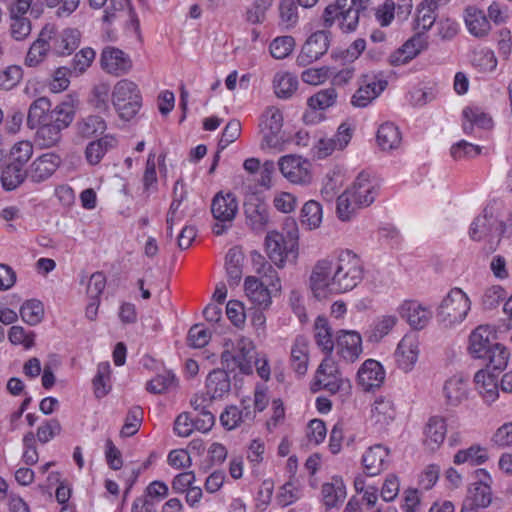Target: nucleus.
<instances>
[{
	"mask_svg": "<svg viewBox=\"0 0 512 512\" xmlns=\"http://www.w3.org/2000/svg\"><path fill=\"white\" fill-rule=\"evenodd\" d=\"M364 267L351 250H340L334 259H322L314 265L310 287L316 298L351 291L363 279Z\"/></svg>",
	"mask_w": 512,
	"mask_h": 512,
	"instance_id": "1",
	"label": "nucleus"
},
{
	"mask_svg": "<svg viewBox=\"0 0 512 512\" xmlns=\"http://www.w3.org/2000/svg\"><path fill=\"white\" fill-rule=\"evenodd\" d=\"M495 339L496 332L492 326L480 325L470 334L468 350L473 357L487 360L488 367L502 370L507 365L509 354L503 345L493 342Z\"/></svg>",
	"mask_w": 512,
	"mask_h": 512,
	"instance_id": "2",
	"label": "nucleus"
},
{
	"mask_svg": "<svg viewBox=\"0 0 512 512\" xmlns=\"http://www.w3.org/2000/svg\"><path fill=\"white\" fill-rule=\"evenodd\" d=\"M258 274H262L265 282L259 281L254 276H248L245 279L244 288L249 300L261 309H266L271 304L272 294L281 291L280 279L277 272L268 262H265L259 254L253 258Z\"/></svg>",
	"mask_w": 512,
	"mask_h": 512,
	"instance_id": "3",
	"label": "nucleus"
},
{
	"mask_svg": "<svg viewBox=\"0 0 512 512\" xmlns=\"http://www.w3.org/2000/svg\"><path fill=\"white\" fill-rule=\"evenodd\" d=\"M371 4L372 0H336L324 10V25L331 27L337 20L343 32H353L358 27L360 18L367 17Z\"/></svg>",
	"mask_w": 512,
	"mask_h": 512,
	"instance_id": "4",
	"label": "nucleus"
},
{
	"mask_svg": "<svg viewBox=\"0 0 512 512\" xmlns=\"http://www.w3.org/2000/svg\"><path fill=\"white\" fill-rule=\"evenodd\" d=\"M74 116L75 110L70 102L56 105L52 120L36 127L35 143L42 149L56 147L62 140V131L70 126Z\"/></svg>",
	"mask_w": 512,
	"mask_h": 512,
	"instance_id": "5",
	"label": "nucleus"
},
{
	"mask_svg": "<svg viewBox=\"0 0 512 512\" xmlns=\"http://www.w3.org/2000/svg\"><path fill=\"white\" fill-rule=\"evenodd\" d=\"M223 346L224 350L221 353L222 368L229 373L239 370L241 374H252L254 345L249 338L239 337L235 341L225 340Z\"/></svg>",
	"mask_w": 512,
	"mask_h": 512,
	"instance_id": "6",
	"label": "nucleus"
},
{
	"mask_svg": "<svg viewBox=\"0 0 512 512\" xmlns=\"http://www.w3.org/2000/svg\"><path fill=\"white\" fill-rule=\"evenodd\" d=\"M286 235L276 231L269 232L265 238L266 251L270 260L283 268L287 257L296 252L298 246V229L295 222L286 224Z\"/></svg>",
	"mask_w": 512,
	"mask_h": 512,
	"instance_id": "7",
	"label": "nucleus"
},
{
	"mask_svg": "<svg viewBox=\"0 0 512 512\" xmlns=\"http://www.w3.org/2000/svg\"><path fill=\"white\" fill-rule=\"evenodd\" d=\"M112 104L119 117L130 120L142 107V96L136 83L128 79L118 81L113 88Z\"/></svg>",
	"mask_w": 512,
	"mask_h": 512,
	"instance_id": "8",
	"label": "nucleus"
},
{
	"mask_svg": "<svg viewBox=\"0 0 512 512\" xmlns=\"http://www.w3.org/2000/svg\"><path fill=\"white\" fill-rule=\"evenodd\" d=\"M470 310V300L460 289H452L438 307V320L446 327L462 322Z\"/></svg>",
	"mask_w": 512,
	"mask_h": 512,
	"instance_id": "9",
	"label": "nucleus"
},
{
	"mask_svg": "<svg viewBox=\"0 0 512 512\" xmlns=\"http://www.w3.org/2000/svg\"><path fill=\"white\" fill-rule=\"evenodd\" d=\"M211 212L217 221L212 228L213 233L217 236L223 235L231 228L237 215L238 200L236 196L231 192H218L212 199Z\"/></svg>",
	"mask_w": 512,
	"mask_h": 512,
	"instance_id": "10",
	"label": "nucleus"
},
{
	"mask_svg": "<svg viewBox=\"0 0 512 512\" xmlns=\"http://www.w3.org/2000/svg\"><path fill=\"white\" fill-rule=\"evenodd\" d=\"M47 32L48 43L51 52L58 56L72 54L80 45L81 33L76 28H65L61 31L57 30L53 25L47 24L43 27Z\"/></svg>",
	"mask_w": 512,
	"mask_h": 512,
	"instance_id": "11",
	"label": "nucleus"
},
{
	"mask_svg": "<svg viewBox=\"0 0 512 512\" xmlns=\"http://www.w3.org/2000/svg\"><path fill=\"white\" fill-rule=\"evenodd\" d=\"M330 46V33L324 30L311 34L296 58L298 66L306 67L325 55Z\"/></svg>",
	"mask_w": 512,
	"mask_h": 512,
	"instance_id": "12",
	"label": "nucleus"
},
{
	"mask_svg": "<svg viewBox=\"0 0 512 512\" xmlns=\"http://www.w3.org/2000/svg\"><path fill=\"white\" fill-rule=\"evenodd\" d=\"M62 164V158L55 152L36 157L27 167L28 180L40 184L49 180Z\"/></svg>",
	"mask_w": 512,
	"mask_h": 512,
	"instance_id": "13",
	"label": "nucleus"
},
{
	"mask_svg": "<svg viewBox=\"0 0 512 512\" xmlns=\"http://www.w3.org/2000/svg\"><path fill=\"white\" fill-rule=\"evenodd\" d=\"M380 188L378 180L366 171L358 174L348 191L352 200L362 207L370 206L376 199Z\"/></svg>",
	"mask_w": 512,
	"mask_h": 512,
	"instance_id": "14",
	"label": "nucleus"
},
{
	"mask_svg": "<svg viewBox=\"0 0 512 512\" xmlns=\"http://www.w3.org/2000/svg\"><path fill=\"white\" fill-rule=\"evenodd\" d=\"M279 169L282 175L294 184H309L312 176L310 162L298 155H285L279 159Z\"/></svg>",
	"mask_w": 512,
	"mask_h": 512,
	"instance_id": "15",
	"label": "nucleus"
},
{
	"mask_svg": "<svg viewBox=\"0 0 512 512\" xmlns=\"http://www.w3.org/2000/svg\"><path fill=\"white\" fill-rule=\"evenodd\" d=\"M387 86V81L377 80L374 76L363 75L359 87L351 98V104L357 108H365L376 99Z\"/></svg>",
	"mask_w": 512,
	"mask_h": 512,
	"instance_id": "16",
	"label": "nucleus"
},
{
	"mask_svg": "<svg viewBox=\"0 0 512 512\" xmlns=\"http://www.w3.org/2000/svg\"><path fill=\"white\" fill-rule=\"evenodd\" d=\"M100 64L104 71L115 76L128 73L132 67V61L128 54L115 47L103 49Z\"/></svg>",
	"mask_w": 512,
	"mask_h": 512,
	"instance_id": "17",
	"label": "nucleus"
},
{
	"mask_svg": "<svg viewBox=\"0 0 512 512\" xmlns=\"http://www.w3.org/2000/svg\"><path fill=\"white\" fill-rule=\"evenodd\" d=\"M337 354L347 363L355 362L362 353V338L356 331H339L336 338Z\"/></svg>",
	"mask_w": 512,
	"mask_h": 512,
	"instance_id": "18",
	"label": "nucleus"
},
{
	"mask_svg": "<svg viewBox=\"0 0 512 512\" xmlns=\"http://www.w3.org/2000/svg\"><path fill=\"white\" fill-rule=\"evenodd\" d=\"M419 342L413 335H405L399 342L395 351V358L398 367L404 372L413 369L418 360Z\"/></svg>",
	"mask_w": 512,
	"mask_h": 512,
	"instance_id": "19",
	"label": "nucleus"
},
{
	"mask_svg": "<svg viewBox=\"0 0 512 512\" xmlns=\"http://www.w3.org/2000/svg\"><path fill=\"white\" fill-rule=\"evenodd\" d=\"M400 316L414 329H423L432 317L431 311L412 300L404 301L398 308Z\"/></svg>",
	"mask_w": 512,
	"mask_h": 512,
	"instance_id": "20",
	"label": "nucleus"
},
{
	"mask_svg": "<svg viewBox=\"0 0 512 512\" xmlns=\"http://www.w3.org/2000/svg\"><path fill=\"white\" fill-rule=\"evenodd\" d=\"M358 382L365 391L379 388L385 379V371L382 365L374 360H366L357 373Z\"/></svg>",
	"mask_w": 512,
	"mask_h": 512,
	"instance_id": "21",
	"label": "nucleus"
},
{
	"mask_svg": "<svg viewBox=\"0 0 512 512\" xmlns=\"http://www.w3.org/2000/svg\"><path fill=\"white\" fill-rule=\"evenodd\" d=\"M476 475L479 480L469 486L465 501L478 508H486L492 501V492L490 485L486 483L481 476L489 479V475L484 469H478Z\"/></svg>",
	"mask_w": 512,
	"mask_h": 512,
	"instance_id": "22",
	"label": "nucleus"
},
{
	"mask_svg": "<svg viewBox=\"0 0 512 512\" xmlns=\"http://www.w3.org/2000/svg\"><path fill=\"white\" fill-rule=\"evenodd\" d=\"M389 450L381 444L368 448L362 456L366 475L376 476L387 467Z\"/></svg>",
	"mask_w": 512,
	"mask_h": 512,
	"instance_id": "23",
	"label": "nucleus"
},
{
	"mask_svg": "<svg viewBox=\"0 0 512 512\" xmlns=\"http://www.w3.org/2000/svg\"><path fill=\"white\" fill-rule=\"evenodd\" d=\"M54 108L47 97H39L35 99L29 106L26 124L31 130L52 120Z\"/></svg>",
	"mask_w": 512,
	"mask_h": 512,
	"instance_id": "24",
	"label": "nucleus"
},
{
	"mask_svg": "<svg viewBox=\"0 0 512 512\" xmlns=\"http://www.w3.org/2000/svg\"><path fill=\"white\" fill-rule=\"evenodd\" d=\"M231 390L229 372L224 368L211 371L206 379V391L210 400L222 399Z\"/></svg>",
	"mask_w": 512,
	"mask_h": 512,
	"instance_id": "25",
	"label": "nucleus"
},
{
	"mask_svg": "<svg viewBox=\"0 0 512 512\" xmlns=\"http://www.w3.org/2000/svg\"><path fill=\"white\" fill-rule=\"evenodd\" d=\"M244 213L246 223L254 231H262L265 229L268 220V207L264 202L254 198L244 204Z\"/></svg>",
	"mask_w": 512,
	"mask_h": 512,
	"instance_id": "26",
	"label": "nucleus"
},
{
	"mask_svg": "<svg viewBox=\"0 0 512 512\" xmlns=\"http://www.w3.org/2000/svg\"><path fill=\"white\" fill-rule=\"evenodd\" d=\"M476 390L485 403L495 402L499 396L497 377L485 369L479 370L474 376Z\"/></svg>",
	"mask_w": 512,
	"mask_h": 512,
	"instance_id": "27",
	"label": "nucleus"
},
{
	"mask_svg": "<svg viewBox=\"0 0 512 512\" xmlns=\"http://www.w3.org/2000/svg\"><path fill=\"white\" fill-rule=\"evenodd\" d=\"M290 363L299 376L306 374L309 363V341L305 336L299 335L295 338L291 347Z\"/></svg>",
	"mask_w": 512,
	"mask_h": 512,
	"instance_id": "28",
	"label": "nucleus"
},
{
	"mask_svg": "<svg viewBox=\"0 0 512 512\" xmlns=\"http://www.w3.org/2000/svg\"><path fill=\"white\" fill-rule=\"evenodd\" d=\"M463 130L466 134L473 132L474 126L480 129H490L493 126L492 117L485 113L480 107L468 106L462 111Z\"/></svg>",
	"mask_w": 512,
	"mask_h": 512,
	"instance_id": "29",
	"label": "nucleus"
},
{
	"mask_svg": "<svg viewBox=\"0 0 512 512\" xmlns=\"http://www.w3.org/2000/svg\"><path fill=\"white\" fill-rule=\"evenodd\" d=\"M443 394L447 405L458 406L468 398V384L461 376L449 378L443 386Z\"/></svg>",
	"mask_w": 512,
	"mask_h": 512,
	"instance_id": "30",
	"label": "nucleus"
},
{
	"mask_svg": "<svg viewBox=\"0 0 512 512\" xmlns=\"http://www.w3.org/2000/svg\"><path fill=\"white\" fill-rule=\"evenodd\" d=\"M464 20L468 31L475 37H484L491 29L484 12L474 6L465 9Z\"/></svg>",
	"mask_w": 512,
	"mask_h": 512,
	"instance_id": "31",
	"label": "nucleus"
},
{
	"mask_svg": "<svg viewBox=\"0 0 512 512\" xmlns=\"http://www.w3.org/2000/svg\"><path fill=\"white\" fill-rule=\"evenodd\" d=\"M118 144L117 139L112 135H105L95 141H91L85 149V157L90 165L100 163L104 155L114 149Z\"/></svg>",
	"mask_w": 512,
	"mask_h": 512,
	"instance_id": "32",
	"label": "nucleus"
},
{
	"mask_svg": "<svg viewBox=\"0 0 512 512\" xmlns=\"http://www.w3.org/2000/svg\"><path fill=\"white\" fill-rule=\"evenodd\" d=\"M26 179H28L27 168L5 160L0 176L2 187L5 190L11 191L16 189Z\"/></svg>",
	"mask_w": 512,
	"mask_h": 512,
	"instance_id": "33",
	"label": "nucleus"
},
{
	"mask_svg": "<svg viewBox=\"0 0 512 512\" xmlns=\"http://www.w3.org/2000/svg\"><path fill=\"white\" fill-rule=\"evenodd\" d=\"M376 139L382 151L396 150L400 147L402 142L401 132L392 122H385L380 125Z\"/></svg>",
	"mask_w": 512,
	"mask_h": 512,
	"instance_id": "34",
	"label": "nucleus"
},
{
	"mask_svg": "<svg viewBox=\"0 0 512 512\" xmlns=\"http://www.w3.org/2000/svg\"><path fill=\"white\" fill-rule=\"evenodd\" d=\"M446 433L447 425L445 419L440 416L430 417L424 430L425 444L431 449L438 448L443 443Z\"/></svg>",
	"mask_w": 512,
	"mask_h": 512,
	"instance_id": "35",
	"label": "nucleus"
},
{
	"mask_svg": "<svg viewBox=\"0 0 512 512\" xmlns=\"http://www.w3.org/2000/svg\"><path fill=\"white\" fill-rule=\"evenodd\" d=\"M397 321L398 319L395 315H382L377 317L366 332L367 341L371 343L380 342L390 333L397 324Z\"/></svg>",
	"mask_w": 512,
	"mask_h": 512,
	"instance_id": "36",
	"label": "nucleus"
},
{
	"mask_svg": "<svg viewBox=\"0 0 512 512\" xmlns=\"http://www.w3.org/2000/svg\"><path fill=\"white\" fill-rule=\"evenodd\" d=\"M395 418V408L391 400L385 398L376 399L371 408V420L379 428H383Z\"/></svg>",
	"mask_w": 512,
	"mask_h": 512,
	"instance_id": "37",
	"label": "nucleus"
},
{
	"mask_svg": "<svg viewBox=\"0 0 512 512\" xmlns=\"http://www.w3.org/2000/svg\"><path fill=\"white\" fill-rule=\"evenodd\" d=\"M298 78L290 72H277L273 78V88L276 96L282 99L290 98L298 88Z\"/></svg>",
	"mask_w": 512,
	"mask_h": 512,
	"instance_id": "38",
	"label": "nucleus"
},
{
	"mask_svg": "<svg viewBox=\"0 0 512 512\" xmlns=\"http://www.w3.org/2000/svg\"><path fill=\"white\" fill-rule=\"evenodd\" d=\"M244 255L239 247L229 249L226 255V272L230 286H237L242 278V262Z\"/></svg>",
	"mask_w": 512,
	"mask_h": 512,
	"instance_id": "39",
	"label": "nucleus"
},
{
	"mask_svg": "<svg viewBox=\"0 0 512 512\" xmlns=\"http://www.w3.org/2000/svg\"><path fill=\"white\" fill-rule=\"evenodd\" d=\"M471 65L481 73H491L497 67V58L490 48L482 47L473 50L470 56Z\"/></svg>",
	"mask_w": 512,
	"mask_h": 512,
	"instance_id": "40",
	"label": "nucleus"
},
{
	"mask_svg": "<svg viewBox=\"0 0 512 512\" xmlns=\"http://www.w3.org/2000/svg\"><path fill=\"white\" fill-rule=\"evenodd\" d=\"M47 32L42 29L38 35V38L30 46L27 55L25 57V64L29 67H35L40 64L47 53L51 51L50 44L46 37Z\"/></svg>",
	"mask_w": 512,
	"mask_h": 512,
	"instance_id": "41",
	"label": "nucleus"
},
{
	"mask_svg": "<svg viewBox=\"0 0 512 512\" xmlns=\"http://www.w3.org/2000/svg\"><path fill=\"white\" fill-rule=\"evenodd\" d=\"M495 220L488 208L483 210V214L476 217L471 223L469 236L474 241H480L492 234Z\"/></svg>",
	"mask_w": 512,
	"mask_h": 512,
	"instance_id": "42",
	"label": "nucleus"
},
{
	"mask_svg": "<svg viewBox=\"0 0 512 512\" xmlns=\"http://www.w3.org/2000/svg\"><path fill=\"white\" fill-rule=\"evenodd\" d=\"M314 338L316 344L322 351L331 353L334 348V341L328 320L323 316H318L314 323Z\"/></svg>",
	"mask_w": 512,
	"mask_h": 512,
	"instance_id": "43",
	"label": "nucleus"
},
{
	"mask_svg": "<svg viewBox=\"0 0 512 512\" xmlns=\"http://www.w3.org/2000/svg\"><path fill=\"white\" fill-rule=\"evenodd\" d=\"M322 497L327 508L336 507L346 497V489L343 482L340 479H334L331 483L323 484Z\"/></svg>",
	"mask_w": 512,
	"mask_h": 512,
	"instance_id": "44",
	"label": "nucleus"
},
{
	"mask_svg": "<svg viewBox=\"0 0 512 512\" xmlns=\"http://www.w3.org/2000/svg\"><path fill=\"white\" fill-rule=\"evenodd\" d=\"M77 133L85 138L102 134L106 130V122L101 116L89 115L76 123Z\"/></svg>",
	"mask_w": 512,
	"mask_h": 512,
	"instance_id": "45",
	"label": "nucleus"
},
{
	"mask_svg": "<svg viewBox=\"0 0 512 512\" xmlns=\"http://www.w3.org/2000/svg\"><path fill=\"white\" fill-rule=\"evenodd\" d=\"M19 312L22 320L30 326L41 323L44 318L43 303L37 299L25 301Z\"/></svg>",
	"mask_w": 512,
	"mask_h": 512,
	"instance_id": "46",
	"label": "nucleus"
},
{
	"mask_svg": "<svg viewBox=\"0 0 512 512\" xmlns=\"http://www.w3.org/2000/svg\"><path fill=\"white\" fill-rule=\"evenodd\" d=\"M338 93L334 87L321 89L307 100L308 106L313 110H325L334 106L337 102Z\"/></svg>",
	"mask_w": 512,
	"mask_h": 512,
	"instance_id": "47",
	"label": "nucleus"
},
{
	"mask_svg": "<svg viewBox=\"0 0 512 512\" xmlns=\"http://www.w3.org/2000/svg\"><path fill=\"white\" fill-rule=\"evenodd\" d=\"M435 5L433 3H427L423 1L417 9V15L415 19V29L422 35L428 31L436 20Z\"/></svg>",
	"mask_w": 512,
	"mask_h": 512,
	"instance_id": "48",
	"label": "nucleus"
},
{
	"mask_svg": "<svg viewBox=\"0 0 512 512\" xmlns=\"http://www.w3.org/2000/svg\"><path fill=\"white\" fill-rule=\"evenodd\" d=\"M487 460V450L479 445H472L468 449L459 450L454 456L455 464L469 462L472 465H481Z\"/></svg>",
	"mask_w": 512,
	"mask_h": 512,
	"instance_id": "49",
	"label": "nucleus"
},
{
	"mask_svg": "<svg viewBox=\"0 0 512 512\" xmlns=\"http://www.w3.org/2000/svg\"><path fill=\"white\" fill-rule=\"evenodd\" d=\"M31 33V21L25 14L10 10V34L16 41H22Z\"/></svg>",
	"mask_w": 512,
	"mask_h": 512,
	"instance_id": "50",
	"label": "nucleus"
},
{
	"mask_svg": "<svg viewBox=\"0 0 512 512\" xmlns=\"http://www.w3.org/2000/svg\"><path fill=\"white\" fill-rule=\"evenodd\" d=\"M33 151V144L30 141H18L11 147L6 160L25 168L33 155Z\"/></svg>",
	"mask_w": 512,
	"mask_h": 512,
	"instance_id": "51",
	"label": "nucleus"
},
{
	"mask_svg": "<svg viewBox=\"0 0 512 512\" xmlns=\"http://www.w3.org/2000/svg\"><path fill=\"white\" fill-rule=\"evenodd\" d=\"M23 78V70L19 65H9L0 70V89L9 91L15 88Z\"/></svg>",
	"mask_w": 512,
	"mask_h": 512,
	"instance_id": "52",
	"label": "nucleus"
},
{
	"mask_svg": "<svg viewBox=\"0 0 512 512\" xmlns=\"http://www.w3.org/2000/svg\"><path fill=\"white\" fill-rule=\"evenodd\" d=\"M280 25L285 29H291L298 23L297 5L294 0H280L279 4Z\"/></svg>",
	"mask_w": 512,
	"mask_h": 512,
	"instance_id": "53",
	"label": "nucleus"
},
{
	"mask_svg": "<svg viewBox=\"0 0 512 512\" xmlns=\"http://www.w3.org/2000/svg\"><path fill=\"white\" fill-rule=\"evenodd\" d=\"M295 47V40L292 36H280L275 38L269 46L270 54L275 59H285Z\"/></svg>",
	"mask_w": 512,
	"mask_h": 512,
	"instance_id": "54",
	"label": "nucleus"
},
{
	"mask_svg": "<svg viewBox=\"0 0 512 512\" xmlns=\"http://www.w3.org/2000/svg\"><path fill=\"white\" fill-rule=\"evenodd\" d=\"M251 6L246 11V20L251 24H261L266 19V13L274 0H251Z\"/></svg>",
	"mask_w": 512,
	"mask_h": 512,
	"instance_id": "55",
	"label": "nucleus"
},
{
	"mask_svg": "<svg viewBox=\"0 0 512 512\" xmlns=\"http://www.w3.org/2000/svg\"><path fill=\"white\" fill-rule=\"evenodd\" d=\"M96 56L95 51L86 47L77 52L71 63V70L75 76L83 74L92 64Z\"/></svg>",
	"mask_w": 512,
	"mask_h": 512,
	"instance_id": "56",
	"label": "nucleus"
},
{
	"mask_svg": "<svg viewBox=\"0 0 512 512\" xmlns=\"http://www.w3.org/2000/svg\"><path fill=\"white\" fill-rule=\"evenodd\" d=\"M302 222L310 228H317L322 221V207L314 200L306 202L301 210Z\"/></svg>",
	"mask_w": 512,
	"mask_h": 512,
	"instance_id": "57",
	"label": "nucleus"
},
{
	"mask_svg": "<svg viewBox=\"0 0 512 512\" xmlns=\"http://www.w3.org/2000/svg\"><path fill=\"white\" fill-rule=\"evenodd\" d=\"M110 365L108 362L98 364L97 374L93 379L94 393L97 398L104 397L108 391V381L110 377Z\"/></svg>",
	"mask_w": 512,
	"mask_h": 512,
	"instance_id": "58",
	"label": "nucleus"
},
{
	"mask_svg": "<svg viewBox=\"0 0 512 512\" xmlns=\"http://www.w3.org/2000/svg\"><path fill=\"white\" fill-rule=\"evenodd\" d=\"M143 419V411L141 407H132L125 418V423L120 431L121 436L130 437L136 434L140 428Z\"/></svg>",
	"mask_w": 512,
	"mask_h": 512,
	"instance_id": "59",
	"label": "nucleus"
},
{
	"mask_svg": "<svg viewBox=\"0 0 512 512\" xmlns=\"http://www.w3.org/2000/svg\"><path fill=\"white\" fill-rule=\"evenodd\" d=\"M394 9L395 4L391 0H386L383 4L376 7L373 6L372 3L370 11L367 13V17H371L373 15L381 26H387L394 18Z\"/></svg>",
	"mask_w": 512,
	"mask_h": 512,
	"instance_id": "60",
	"label": "nucleus"
},
{
	"mask_svg": "<svg viewBox=\"0 0 512 512\" xmlns=\"http://www.w3.org/2000/svg\"><path fill=\"white\" fill-rule=\"evenodd\" d=\"M358 208H362V206L352 200V195H350L348 189L337 198L336 211L342 221L350 220Z\"/></svg>",
	"mask_w": 512,
	"mask_h": 512,
	"instance_id": "61",
	"label": "nucleus"
},
{
	"mask_svg": "<svg viewBox=\"0 0 512 512\" xmlns=\"http://www.w3.org/2000/svg\"><path fill=\"white\" fill-rule=\"evenodd\" d=\"M8 339L13 345H23L30 349L35 344V333L26 332L22 326H12L8 331Z\"/></svg>",
	"mask_w": 512,
	"mask_h": 512,
	"instance_id": "62",
	"label": "nucleus"
},
{
	"mask_svg": "<svg viewBox=\"0 0 512 512\" xmlns=\"http://www.w3.org/2000/svg\"><path fill=\"white\" fill-rule=\"evenodd\" d=\"M62 427L60 422L53 418L43 422L37 429V439L40 443L46 444L55 436L61 433Z\"/></svg>",
	"mask_w": 512,
	"mask_h": 512,
	"instance_id": "63",
	"label": "nucleus"
},
{
	"mask_svg": "<svg viewBox=\"0 0 512 512\" xmlns=\"http://www.w3.org/2000/svg\"><path fill=\"white\" fill-rule=\"evenodd\" d=\"M174 381L175 376L170 372H165L163 374H158L154 378H152L147 383L146 389L148 392L153 394H162L173 385Z\"/></svg>",
	"mask_w": 512,
	"mask_h": 512,
	"instance_id": "64",
	"label": "nucleus"
}]
</instances>
